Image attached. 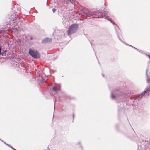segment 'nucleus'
<instances>
[{"label": "nucleus", "mask_w": 150, "mask_h": 150, "mask_svg": "<svg viewBox=\"0 0 150 150\" xmlns=\"http://www.w3.org/2000/svg\"><path fill=\"white\" fill-rule=\"evenodd\" d=\"M146 75L148 85L144 91L138 96V99H141L146 96H148L150 94V69L148 68L146 69Z\"/></svg>", "instance_id": "obj_1"}, {"label": "nucleus", "mask_w": 150, "mask_h": 150, "mask_svg": "<svg viewBox=\"0 0 150 150\" xmlns=\"http://www.w3.org/2000/svg\"><path fill=\"white\" fill-rule=\"evenodd\" d=\"M126 96V94L124 92L120 91L118 90L115 89L111 91L110 98L112 100H115L118 98L125 97Z\"/></svg>", "instance_id": "obj_2"}, {"label": "nucleus", "mask_w": 150, "mask_h": 150, "mask_svg": "<svg viewBox=\"0 0 150 150\" xmlns=\"http://www.w3.org/2000/svg\"><path fill=\"white\" fill-rule=\"evenodd\" d=\"M77 24H73L69 28L67 31L68 35H69L75 33L77 31L78 27Z\"/></svg>", "instance_id": "obj_3"}, {"label": "nucleus", "mask_w": 150, "mask_h": 150, "mask_svg": "<svg viewBox=\"0 0 150 150\" xmlns=\"http://www.w3.org/2000/svg\"><path fill=\"white\" fill-rule=\"evenodd\" d=\"M29 54L34 58H38L40 57V55L37 51L30 49Z\"/></svg>", "instance_id": "obj_4"}, {"label": "nucleus", "mask_w": 150, "mask_h": 150, "mask_svg": "<svg viewBox=\"0 0 150 150\" xmlns=\"http://www.w3.org/2000/svg\"><path fill=\"white\" fill-rule=\"evenodd\" d=\"M52 41V39L48 38H46L42 41V43L43 44Z\"/></svg>", "instance_id": "obj_5"}, {"label": "nucleus", "mask_w": 150, "mask_h": 150, "mask_svg": "<svg viewBox=\"0 0 150 150\" xmlns=\"http://www.w3.org/2000/svg\"><path fill=\"white\" fill-rule=\"evenodd\" d=\"M38 80L40 81V82L42 83L43 82H46L47 79L45 78L44 79L43 78V76H40L39 78L38 79Z\"/></svg>", "instance_id": "obj_6"}, {"label": "nucleus", "mask_w": 150, "mask_h": 150, "mask_svg": "<svg viewBox=\"0 0 150 150\" xmlns=\"http://www.w3.org/2000/svg\"><path fill=\"white\" fill-rule=\"evenodd\" d=\"M103 13H104L105 15V11H102L100 12H98V13L99 14L98 16L96 17V18H103Z\"/></svg>", "instance_id": "obj_7"}, {"label": "nucleus", "mask_w": 150, "mask_h": 150, "mask_svg": "<svg viewBox=\"0 0 150 150\" xmlns=\"http://www.w3.org/2000/svg\"><path fill=\"white\" fill-rule=\"evenodd\" d=\"M60 88L58 87H57L56 86H54L52 88V90L53 91L57 92V91L60 90Z\"/></svg>", "instance_id": "obj_8"}, {"label": "nucleus", "mask_w": 150, "mask_h": 150, "mask_svg": "<svg viewBox=\"0 0 150 150\" xmlns=\"http://www.w3.org/2000/svg\"><path fill=\"white\" fill-rule=\"evenodd\" d=\"M85 15L88 17H90L92 16L94 13H93L87 12L85 13Z\"/></svg>", "instance_id": "obj_9"}, {"label": "nucleus", "mask_w": 150, "mask_h": 150, "mask_svg": "<svg viewBox=\"0 0 150 150\" xmlns=\"http://www.w3.org/2000/svg\"><path fill=\"white\" fill-rule=\"evenodd\" d=\"M65 1L67 3H69L70 2L72 3L73 4V2L74 0H65Z\"/></svg>", "instance_id": "obj_10"}, {"label": "nucleus", "mask_w": 150, "mask_h": 150, "mask_svg": "<svg viewBox=\"0 0 150 150\" xmlns=\"http://www.w3.org/2000/svg\"><path fill=\"white\" fill-rule=\"evenodd\" d=\"M77 144L79 145V146H79L80 147L81 149V150H83V147L81 145V142H79L77 143Z\"/></svg>", "instance_id": "obj_11"}, {"label": "nucleus", "mask_w": 150, "mask_h": 150, "mask_svg": "<svg viewBox=\"0 0 150 150\" xmlns=\"http://www.w3.org/2000/svg\"><path fill=\"white\" fill-rule=\"evenodd\" d=\"M128 46L131 47L132 48H133L135 49H136V50H137V51H138L139 52H140V51H139V50L138 49H137V48L134 47H133V46H132L131 45H128Z\"/></svg>", "instance_id": "obj_12"}, {"label": "nucleus", "mask_w": 150, "mask_h": 150, "mask_svg": "<svg viewBox=\"0 0 150 150\" xmlns=\"http://www.w3.org/2000/svg\"><path fill=\"white\" fill-rule=\"evenodd\" d=\"M128 46L131 47L132 48H133L135 49H136V50H137V51H138L139 52H140V51H139V50L138 49H137V48L134 47H133V46H132L131 45H128Z\"/></svg>", "instance_id": "obj_13"}, {"label": "nucleus", "mask_w": 150, "mask_h": 150, "mask_svg": "<svg viewBox=\"0 0 150 150\" xmlns=\"http://www.w3.org/2000/svg\"><path fill=\"white\" fill-rule=\"evenodd\" d=\"M0 140H1V141H2V142H4V143L6 145L8 146H9L10 147V145H9L7 144H6V143H5V142H4L3 140H2L1 139H0Z\"/></svg>", "instance_id": "obj_14"}, {"label": "nucleus", "mask_w": 150, "mask_h": 150, "mask_svg": "<svg viewBox=\"0 0 150 150\" xmlns=\"http://www.w3.org/2000/svg\"><path fill=\"white\" fill-rule=\"evenodd\" d=\"M0 140H1V141H2V142H4V143L6 145L8 146H9L10 147V145H9L7 144H6V143H5V142H4L3 140H2L1 139H0Z\"/></svg>", "instance_id": "obj_15"}, {"label": "nucleus", "mask_w": 150, "mask_h": 150, "mask_svg": "<svg viewBox=\"0 0 150 150\" xmlns=\"http://www.w3.org/2000/svg\"><path fill=\"white\" fill-rule=\"evenodd\" d=\"M56 11V9L55 8H53L52 9V11L53 13H54Z\"/></svg>", "instance_id": "obj_16"}, {"label": "nucleus", "mask_w": 150, "mask_h": 150, "mask_svg": "<svg viewBox=\"0 0 150 150\" xmlns=\"http://www.w3.org/2000/svg\"><path fill=\"white\" fill-rule=\"evenodd\" d=\"M10 147L13 150H16V149H14V148H13V147H12L11 146H10Z\"/></svg>", "instance_id": "obj_17"}, {"label": "nucleus", "mask_w": 150, "mask_h": 150, "mask_svg": "<svg viewBox=\"0 0 150 150\" xmlns=\"http://www.w3.org/2000/svg\"><path fill=\"white\" fill-rule=\"evenodd\" d=\"M139 51H140V53H141L143 54H144V52H143L142 51H140V50H139Z\"/></svg>", "instance_id": "obj_18"}, {"label": "nucleus", "mask_w": 150, "mask_h": 150, "mask_svg": "<svg viewBox=\"0 0 150 150\" xmlns=\"http://www.w3.org/2000/svg\"><path fill=\"white\" fill-rule=\"evenodd\" d=\"M120 40L123 43H124V42L122 41L120 38H119Z\"/></svg>", "instance_id": "obj_19"}, {"label": "nucleus", "mask_w": 150, "mask_h": 150, "mask_svg": "<svg viewBox=\"0 0 150 150\" xmlns=\"http://www.w3.org/2000/svg\"><path fill=\"white\" fill-rule=\"evenodd\" d=\"M110 21L113 24H114V23L112 21H111L110 20Z\"/></svg>", "instance_id": "obj_20"}, {"label": "nucleus", "mask_w": 150, "mask_h": 150, "mask_svg": "<svg viewBox=\"0 0 150 150\" xmlns=\"http://www.w3.org/2000/svg\"><path fill=\"white\" fill-rule=\"evenodd\" d=\"M33 39V38L32 37L31 38V40H32Z\"/></svg>", "instance_id": "obj_21"}, {"label": "nucleus", "mask_w": 150, "mask_h": 150, "mask_svg": "<svg viewBox=\"0 0 150 150\" xmlns=\"http://www.w3.org/2000/svg\"><path fill=\"white\" fill-rule=\"evenodd\" d=\"M148 57L149 58H150V56H149V55H148Z\"/></svg>", "instance_id": "obj_22"}, {"label": "nucleus", "mask_w": 150, "mask_h": 150, "mask_svg": "<svg viewBox=\"0 0 150 150\" xmlns=\"http://www.w3.org/2000/svg\"><path fill=\"white\" fill-rule=\"evenodd\" d=\"M126 45H129L128 44H126Z\"/></svg>", "instance_id": "obj_23"}, {"label": "nucleus", "mask_w": 150, "mask_h": 150, "mask_svg": "<svg viewBox=\"0 0 150 150\" xmlns=\"http://www.w3.org/2000/svg\"><path fill=\"white\" fill-rule=\"evenodd\" d=\"M74 117V114L73 115V117Z\"/></svg>", "instance_id": "obj_24"}, {"label": "nucleus", "mask_w": 150, "mask_h": 150, "mask_svg": "<svg viewBox=\"0 0 150 150\" xmlns=\"http://www.w3.org/2000/svg\"><path fill=\"white\" fill-rule=\"evenodd\" d=\"M146 55H147V54H146Z\"/></svg>", "instance_id": "obj_25"}]
</instances>
